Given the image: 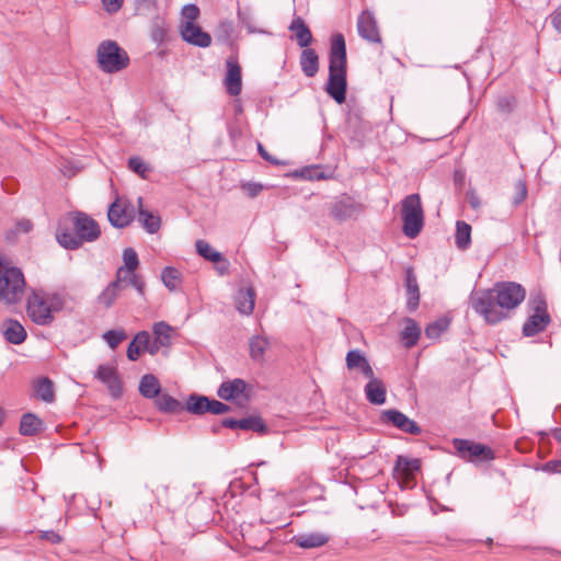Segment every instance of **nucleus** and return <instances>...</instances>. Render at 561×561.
Returning <instances> with one entry per match:
<instances>
[{
	"instance_id": "f257e3e1",
	"label": "nucleus",
	"mask_w": 561,
	"mask_h": 561,
	"mask_svg": "<svg viewBox=\"0 0 561 561\" xmlns=\"http://www.w3.org/2000/svg\"><path fill=\"white\" fill-rule=\"evenodd\" d=\"M526 297L525 288L514 282L496 283L490 289L477 290L470 296V306L488 324L505 320L508 312L518 307Z\"/></svg>"
},
{
	"instance_id": "f03ea898",
	"label": "nucleus",
	"mask_w": 561,
	"mask_h": 561,
	"mask_svg": "<svg viewBox=\"0 0 561 561\" xmlns=\"http://www.w3.org/2000/svg\"><path fill=\"white\" fill-rule=\"evenodd\" d=\"M346 46L342 34H335L331 41L329 55V79L325 92L337 103L342 104L346 99Z\"/></svg>"
},
{
	"instance_id": "7ed1b4c3",
	"label": "nucleus",
	"mask_w": 561,
	"mask_h": 561,
	"mask_svg": "<svg viewBox=\"0 0 561 561\" xmlns=\"http://www.w3.org/2000/svg\"><path fill=\"white\" fill-rule=\"evenodd\" d=\"M70 219L75 231L59 228L56 233L57 241L61 247L75 250L83 242H93L100 237L101 230L98 222L85 213H72Z\"/></svg>"
},
{
	"instance_id": "20e7f679",
	"label": "nucleus",
	"mask_w": 561,
	"mask_h": 561,
	"mask_svg": "<svg viewBox=\"0 0 561 561\" xmlns=\"http://www.w3.org/2000/svg\"><path fill=\"white\" fill-rule=\"evenodd\" d=\"M65 296L33 290L26 300L27 317L38 325H48L55 319V313L64 309Z\"/></svg>"
},
{
	"instance_id": "39448f33",
	"label": "nucleus",
	"mask_w": 561,
	"mask_h": 561,
	"mask_svg": "<svg viewBox=\"0 0 561 561\" xmlns=\"http://www.w3.org/2000/svg\"><path fill=\"white\" fill-rule=\"evenodd\" d=\"M25 289L22 271L4 262L0 256V300L9 305L19 302Z\"/></svg>"
},
{
	"instance_id": "423d86ee",
	"label": "nucleus",
	"mask_w": 561,
	"mask_h": 561,
	"mask_svg": "<svg viewBox=\"0 0 561 561\" xmlns=\"http://www.w3.org/2000/svg\"><path fill=\"white\" fill-rule=\"evenodd\" d=\"M99 68L105 73H115L126 69L129 56L115 41H103L96 49Z\"/></svg>"
},
{
	"instance_id": "0eeeda50",
	"label": "nucleus",
	"mask_w": 561,
	"mask_h": 561,
	"mask_svg": "<svg viewBox=\"0 0 561 561\" xmlns=\"http://www.w3.org/2000/svg\"><path fill=\"white\" fill-rule=\"evenodd\" d=\"M401 216L403 233L413 239L417 237L424 226V213L419 194H410L403 198Z\"/></svg>"
},
{
	"instance_id": "6e6552de",
	"label": "nucleus",
	"mask_w": 561,
	"mask_h": 561,
	"mask_svg": "<svg viewBox=\"0 0 561 561\" xmlns=\"http://www.w3.org/2000/svg\"><path fill=\"white\" fill-rule=\"evenodd\" d=\"M453 446L460 458L470 462H482L494 459V451L489 446L480 443L455 438L453 439Z\"/></svg>"
},
{
	"instance_id": "1a4fd4ad",
	"label": "nucleus",
	"mask_w": 561,
	"mask_h": 561,
	"mask_svg": "<svg viewBox=\"0 0 561 561\" xmlns=\"http://www.w3.org/2000/svg\"><path fill=\"white\" fill-rule=\"evenodd\" d=\"M186 410L198 415L207 412L219 415L229 412L231 408L215 399H209L205 396L192 394L187 399Z\"/></svg>"
},
{
	"instance_id": "9d476101",
	"label": "nucleus",
	"mask_w": 561,
	"mask_h": 561,
	"mask_svg": "<svg viewBox=\"0 0 561 561\" xmlns=\"http://www.w3.org/2000/svg\"><path fill=\"white\" fill-rule=\"evenodd\" d=\"M550 322L545 299L538 297L535 300V313L530 316L523 325L525 336H534L542 332Z\"/></svg>"
},
{
	"instance_id": "9b49d317",
	"label": "nucleus",
	"mask_w": 561,
	"mask_h": 561,
	"mask_svg": "<svg viewBox=\"0 0 561 561\" xmlns=\"http://www.w3.org/2000/svg\"><path fill=\"white\" fill-rule=\"evenodd\" d=\"M363 210L364 206L348 196L335 201L330 206V215L340 222L356 217Z\"/></svg>"
},
{
	"instance_id": "f8f14e48",
	"label": "nucleus",
	"mask_w": 561,
	"mask_h": 561,
	"mask_svg": "<svg viewBox=\"0 0 561 561\" xmlns=\"http://www.w3.org/2000/svg\"><path fill=\"white\" fill-rule=\"evenodd\" d=\"M226 76L224 84L227 93L231 96H238L242 91L241 67L236 56H230L226 60Z\"/></svg>"
},
{
	"instance_id": "ddd939ff",
	"label": "nucleus",
	"mask_w": 561,
	"mask_h": 561,
	"mask_svg": "<svg viewBox=\"0 0 561 561\" xmlns=\"http://www.w3.org/2000/svg\"><path fill=\"white\" fill-rule=\"evenodd\" d=\"M180 33L184 42L206 48L211 45V36L207 32L203 31L196 23H181Z\"/></svg>"
},
{
	"instance_id": "4468645a",
	"label": "nucleus",
	"mask_w": 561,
	"mask_h": 561,
	"mask_svg": "<svg viewBox=\"0 0 561 561\" xmlns=\"http://www.w3.org/2000/svg\"><path fill=\"white\" fill-rule=\"evenodd\" d=\"M95 377L101 382L106 385L113 398L117 399L122 396L123 386L115 367L107 364H102L98 367Z\"/></svg>"
},
{
	"instance_id": "2eb2a0df",
	"label": "nucleus",
	"mask_w": 561,
	"mask_h": 561,
	"mask_svg": "<svg viewBox=\"0 0 561 561\" xmlns=\"http://www.w3.org/2000/svg\"><path fill=\"white\" fill-rule=\"evenodd\" d=\"M382 420L387 423L392 424L397 428L401 430L404 433H409L412 435L421 434L422 430L416 424L415 421L409 419L405 414L398 410H386L382 412Z\"/></svg>"
},
{
	"instance_id": "dca6fc26",
	"label": "nucleus",
	"mask_w": 561,
	"mask_h": 561,
	"mask_svg": "<svg viewBox=\"0 0 561 561\" xmlns=\"http://www.w3.org/2000/svg\"><path fill=\"white\" fill-rule=\"evenodd\" d=\"M107 217L114 227L124 228L133 221L134 210L124 201L116 199L111 204Z\"/></svg>"
},
{
	"instance_id": "f3484780",
	"label": "nucleus",
	"mask_w": 561,
	"mask_h": 561,
	"mask_svg": "<svg viewBox=\"0 0 561 561\" xmlns=\"http://www.w3.org/2000/svg\"><path fill=\"white\" fill-rule=\"evenodd\" d=\"M358 34L370 43H380L381 37L375 16L369 11H363L357 20Z\"/></svg>"
},
{
	"instance_id": "a211bd4d",
	"label": "nucleus",
	"mask_w": 561,
	"mask_h": 561,
	"mask_svg": "<svg viewBox=\"0 0 561 561\" xmlns=\"http://www.w3.org/2000/svg\"><path fill=\"white\" fill-rule=\"evenodd\" d=\"M247 383L244 380L236 378L231 381L222 382L217 391V394L222 400L241 401L245 399Z\"/></svg>"
},
{
	"instance_id": "6ab92c4d",
	"label": "nucleus",
	"mask_w": 561,
	"mask_h": 561,
	"mask_svg": "<svg viewBox=\"0 0 561 561\" xmlns=\"http://www.w3.org/2000/svg\"><path fill=\"white\" fill-rule=\"evenodd\" d=\"M222 426L233 430L253 431L256 433H266L267 431L264 421L260 416H249L241 420L228 417L222 420Z\"/></svg>"
},
{
	"instance_id": "aec40b11",
	"label": "nucleus",
	"mask_w": 561,
	"mask_h": 561,
	"mask_svg": "<svg viewBox=\"0 0 561 561\" xmlns=\"http://www.w3.org/2000/svg\"><path fill=\"white\" fill-rule=\"evenodd\" d=\"M369 380L364 388L366 399L371 404L381 405L386 402L387 389L381 379L375 377H367Z\"/></svg>"
},
{
	"instance_id": "412c9836",
	"label": "nucleus",
	"mask_w": 561,
	"mask_h": 561,
	"mask_svg": "<svg viewBox=\"0 0 561 561\" xmlns=\"http://www.w3.org/2000/svg\"><path fill=\"white\" fill-rule=\"evenodd\" d=\"M330 539L325 533H307L294 536L291 542L301 549H313L325 546Z\"/></svg>"
},
{
	"instance_id": "4be33fe9",
	"label": "nucleus",
	"mask_w": 561,
	"mask_h": 561,
	"mask_svg": "<svg viewBox=\"0 0 561 561\" xmlns=\"http://www.w3.org/2000/svg\"><path fill=\"white\" fill-rule=\"evenodd\" d=\"M126 283L127 280L118 278V276L115 275V279L112 280L99 295V304L104 308H111L119 297L121 291L125 288Z\"/></svg>"
},
{
	"instance_id": "5701e85b",
	"label": "nucleus",
	"mask_w": 561,
	"mask_h": 561,
	"mask_svg": "<svg viewBox=\"0 0 561 561\" xmlns=\"http://www.w3.org/2000/svg\"><path fill=\"white\" fill-rule=\"evenodd\" d=\"M345 360L348 369H358L366 378L374 375L373 367L359 350H351L346 354Z\"/></svg>"
},
{
	"instance_id": "b1692460",
	"label": "nucleus",
	"mask_w": 561,
	"mask_h": 561,
	"mask_svg": "<svg viewBox=\"0 0 561 561\" xmlns=\"http://www.w3.org/2000/svg\"><path fill=\"white\" fill-rule=\"evenodd\" d=\"M2 333L9 343L16 345L23 343L27 336L24 327L13 319L3 322Z\"/></svg>"
},
{
	"instance_id": "393cba45",
	"label": "nucleus",
	"mask_w": 561,
	"mask_h": 561,
	"mask_svg": "<svg viewBox=\"0 0 561 561\" xmlns=\"http://www.w3.org/2000/svg\"><path fill=\"white\" fill-rule=\"evenodd\" d=\"M405 287L408 294V308L413 311L417 308L420 301V289L416 276L413 268L409 267L405 271Z\"/></svg>"
},
{
	"instance_id": "a878e982",
	"label": "nucleus",
	"mask_w": 561,
	"mask_h": 561,
	"mask_svg": "<svg viewBox=\"0 0 561 561\" xmlns=\"http://www.w3.org/2000/svg\"><path fill=\"white\" fill-rule=\"evenodd\" d=\"M237 310L242 314H251L255 306V291L252 287L240 289L234 299Z\"/></svg>"
},
{
	"instance_id": "bb28decb",
	"label": "nucleus",
	"mask_w": 561,
	"mask_h": 561,
	"mask_svg": "<svg viewBox=\"0 0 561 561\" xmlns=\"http://www.w3.org/2000/svg\"><path fill=\"white\" fill-rule=\"evenodd\" d=\"M300 67L306 77L312 78L319 70V56L312 48H305L301 51Z\"/></svg>"
},
{
	"instance_id": "cd10ccee",
	"label": "nucleus",
	"mask_w": 561,
	"mask_h": 561,
	"mask_svg": "<svg viewBox=\"0 0 561 561\" xmlns=\"http://www.w3.org/2000/svg\"><path fill=\"white\" fill-rule=\"evenodd\" d=\"M124 265L119 266L116 271V276L127 280V276L136 273L139 265L137 252L133 248H126L123 252Z\"/></svg>"
},
{
	"instance_id": "c85d7f7f",
	"label": "nucleus",
	"mask_w": 561,
	"mask_h": 561,
	"mask_svg": "<svg viewBox=\"0 0 561 561\" xmlns=\"http://www.w3.org/2000/svg\"><path fill=\"white\" fill-rule=\"evenodd\" d=\"M289 30L294 32L300 47L307 48L311 44L312 34L301 18H295L289 25Z\"/></svg>"
},
{
	"instance_id": "c756f323",
	"label": "nucleus",
	"mask_w": 561,
	"mask_h": 561,
	"mask_svg": "<svg viewBox=\"0 0 561 561\" xmlns=\"http://www.w3.org/2000/svg\"><path fill=\"white\" fill-rule=\"evenodd\" d=\"M34 394L36 398L43 400L46 403H51L55 400L54 382L43 377L34 381L33 383Z\"/></svg>"
},
{
	"instance_id": "7c9ffc66",
	"label": "nucleus",
	"mask_w": 561,
	"mask_h": 561,
	"mask_svg": "<svg viewBox=\"0 0 561 561\" xmlns=\"http://www.w3.org/2000/svg\"><path fill=\"white\" fill-rule=\"evenodd\" d=\"M137 202L139 206V222L147 232L156 233L160 229V217L142 208V197H138Z\"/></svg>"
},
{
	"instance_id": "2f4dec72",
	"label": "nucleus",
	"mask_w": 561,
	"mask_h": 561,
	"mask_svg": "<svg viewBox=\"0 0 561 561\" xmlns=\"http://www.w3.org/2000/svg\"><path fill=\"white\" fill-rule=\"evenodd\" d=\"M139 392L147 399L157 398L160 394V382L154 375H144L139 382Z\"/></svg>"
},
{
	"instance_id": "473e14b6",
	"label": "nucleus",
	"mask_w": 561,
	"mask_h": 561,
	"mask_svg": "<svg viewBox=\"0 0 561 561\" xmlns=\"http://www.w3.org/2000/svg\"><path fill=\"white\" fill-rule=\"evenodd\" d=\"M149 333L147 331L138 332L127 347V357L129 360H137L141 353L146 352L145 346L148 344Z\"/></svg>"
},
{
	"instance_id": "72a5a7b5",
	"label": "nucleus",
	"mask_w": 561,
	"mask_h": 561,
	"mask_svg": "<svg viewBox=\"0 0 561 561\" xmlns=\"http://www.w3.org/2000/svg\"><path fill=\"white\" fill-rule=\"evenodd\" d=\"M405 327L403 331L401 332V340L403 341V344L407 348L413 347L421 335V328L415 322V320L411 318L405 319Z\"/></svg>"
},
{
	"instance_id": "f704fd0d",
	"label": "nucleus",
	"mask_w": 561,
	"mask_h": 561,
	"mask_svg": "<svg viewBox=\"0 0 561 561\" xmlns=\"http://www.w3.org/2000/svg\"><path fill=\"white\" fill-rule=\"evenodd\" d=\"M420 460L410 459L404 456H398L396 460L394 470L405 479H410L416 471L420 470Z\"/></svg>"
},
{
	"instance_id": "c9c22d12",
	"label": "nucleus",
	"mask_w": 561,
	"mask_h": 561,
	"mask_svg": "<svg viewBox=\"0 0 561 561\" xmlns=\"http://www.w3.org/2000/svg\"><path fill=\"white\" fill-rule=\"evenodd\" d=\"M173 332V328L164 321L154 323L153 339L156 340V344H160L165 347L169 346L171 344Z\"/></svg>"
},
{
	"instance_id": "e433bc0d",
	"label": "nucleus",
	"mask_w": 561,
	"mask_h": 561,
	"mask_svg": "<svg viewBox=\"0 0 561 561\" xmlns=\"http://www.w3.org/2000/svg\"><path fill=\"white\" fill-rule=\"evenodd\" d=\"M156 405L161 412L165 413H179L184 410L180 401L167 393L157 397Z\"/></svg>"
},
{
	"instance_id": "4c0bfd02",
	"label": "nucleus",
	"mask_w": 561,
	"mask_h": 561,
	"mask_svg": "<svg viewBox=\"0 0 561 561\" xmlns=\"http://www.w3.org/2000/svg\"><path fill=\"white\" fill-rule=\"evenodd\" d=\"M455 243L459 250H466L471 243V226L465 221H457Z\"/></svg>"
},
{
	"instance_id": "58836bf2",
	"label": "nucleus",
	"mask_w": 561,
	"mask_h": 561,
	"mask_svg": "<svg viewBox=\"0 0 561 561\" xmlns=\"http://www.w3.org/2000/svg\"><path fill=\"white\" fill-rule=\"evenodd\" d=\"M43 422L34 414H25L20 423V433L22 435L32 436L41 432Z\"/></svg>"
},
{
	"instance_id": "ea45409f",
	"label": "nucleus",
	"mask_w": 561,
	"mask_h": 561,
	"mask_svg": "<svg viewBox=\"0 0 561 561\" xmlns=\"http://www.w3.org/2000/svg\"><path fill=\"white\" fill-rule=\"evenodd\" d=\"M249 346L251 358L256 362H262L268 346V341L262 335H255L250 340Z\"/></svg>"
},
{
	"instance_id": "a19ab883",
	"label": "nucleus",
	"mask_w": 561,
	"mask_h": 561,
	"mask_svg": "<svg viewBox=\"0 0 561 561\" xmlns=\"http://www.w3.org/2000/svg\"><path fill=\"white\" fill-rule=\"evenodd\" d=\"M238 19L242 26H244L250 34H265L266 32L257 26V22L253 13L248 9L238 10Z\"/></svg>"
},
{
	"instance_id": "79ce46f5",
	"label": "nucleus",
	"mask_w": 561,
	"mask_h": 561,
	"mask_svg": "<svg viewBox=\"0 0 561 561\" xmlns=\"http://www.w3.org/2000/svg\"><path fill=\"white\" fill-rule=\"evenodd\" d=\"M197 253L207 261L218 263L222 261V254L216 251L208 242L197 240L195 243Z\"/></svg>"
},
{
	"instance_id": "37998d69",
	"label": "nucleus",
	"mask_w": 561,
	"mask_h": 561,
	"mask_svg": "<svg viewBox=\"0 0 561 561\" xmlns=\"http://www.w3.org/2000/svg\"><path fill=\"white\" fill-rule=\"evenodd\" d=\"M168 36V26L165 21L160 18L156 16L152 21L151 25V38L153 42L161 44L165 41Z\"/></svg>"
},
{
	"instance_id": "c03bdc74",
	"label": "nucleus",
	"mask_w": 561,
	"mask_h": 561,
	"mask_svg": "<svg viewBox=\"0 0 561 561\" xmlns=\"http://www.w3.org/2000/svg\"><path fill=\"white\" fill-rule=\"evenodd\" d=\"M181 273L174 267H165L161 273V279L165 287L175 290L180 285Z\"/></svg>"
},
{
	"instance_id": "a18cd8bd",
	"label": "nucleus",
	"mask_w": 561,
	"mask_h": 561,
	"mask_svg": "<svg viewBox=\"0 0 561 561\" xmlns=\"http://www.w3.org/2000/svg\"><path fill=\"white\" fill-rule=\"evenodd\" d=\"M103 339L112 350H115L124 340L127 339V334L122 329L110 330L103 334Z\"/></svg>"
},
{
	"instance_id": "49530a36",
	"label": "nucleus",
	"mask_w": 561,
	"mask_h": 561,
	"mask_svg": "<svg viewBox=\"0 0 561 561\" xmlns=\"http://www.w3.org/2000/svg\"><path fill=\"white\" fill-rule=\"evenodd\" d=\"M448 328V322L445 320H438L425 328V335L428 339L435 340L442 335Z\"/></svg>"
},
{
	"instance_id": "de8ad7c7",
	"label": "nucleus",
	"mask_w": 561,
	"mask_h": 561,
	"mask_svg": "<svg viewBox=\"0 0 561 561\" xmlns=\"http://www.w3.org/2000/svg\"><path fill=\"white\" fill-rule=\"evenodd\" d=\"M232 32L233 23L229 20H224L219 22L215 32V36L218 41L227 42L229 41Z\"/></svg>"
},
{
	"instance_id": "09e8293b",
	"label": "nucleus",
	"mask_w": 561,
	"mask_h": 561,
	"mask_svg": "<svg viewBox=\"0 0 561 561\" xmlns=\"http://www.w3.org/2000/svg\"><path fill=\"white\" fill-rule=\"evenodd\" d=\"M158 8V0H135V11L138 15H148Z\"/></svg>"
},
{
	"instance_id": "8fccbe9b",
	"label": "nucleus",
	"mask_w": 561,
	"mask_h": 561,
	"mask_svg": "<svg viewBox=\"0 0 561 561\" xmlns=\"http://www.w3.org/2000/svg\"><path fill=\"white\" fill-rule=\"evenodd\" d=\"M128 167L131 171L139 174L142 179H145L147 173L150 171L149 165L145 163L142 159H140L139 157L129 158Z\"/></svg>"
},
{
	"instance_id": "3c124183",
	"label": "nucleus",
	"mask_w": 561,
	"mask_h": 561,
	"mask_svg": "<svg viewBox=\"0 0 561 561\" xmlns=\"http://www.w3.org/2000/svg\"><path fill=\"white\" fill-rule=\"evenodd\" d=\"M181 14L185 20L183 23H195L199 16V9L195 4H186L182 8Z\"/></svg>"
},
{
	"instance_id": "603ef678",
	"label": "nucleus",
	"mask_w": 561,
	"mask_h": 561,
	"mask_svg": "<svg viewBox=\"0 0 561 561\" xmlns=\"http://www.w3.org/2000/svg\"><path fill=\"white\" fill-rule=\"evenodd\" d=\"M127 284H130L131 286L135 287V289L137 290V293L140 295V296H144L145 295V287H146V284H145V280L144 278L136 274V273H133L130 275L127 276Z\"/></svg>"
},
{
	"instance_id": "864d4df0",
	"label": "nucleus",
	"mask_w": 561,
	"mask_h": 561,
	"mask_svg": "<svg viewBox=\"0 0 561 561\" xmlns=\"http://www.w3.org/2000/svg\"><path fill=\"white\" fill-rule=\"evenodd\" d=\"M241 187L252 198L263 191L262 184L253 182L243 183Z\"/></svg>"
},
{
	"instance_id": "5fc2aeb1",
	"label": "nucleus",
	"mask_w": 561,
	"mask_h": 561,
	"mask_svg": "<svg viewBox=\"0 0 561 561\" xmlns=\"http://www.w3.org/2000/svg\"><path fill=\"white\" fill-rule=\"evenodd\" d=\"M526 196H527V186H526L525 182L518 181L516 183V195L513 198V203L515 205H518L525 201Z\"/></svg>"
},
{
	"instance_id": "6e6d98bb",
	"label": "nucleus",
	"mask_w": 561,
	"mask_h": 561,
	"mask_svg": "<svg viewBox=\"0 0 561 561\" xmlns=\"http://www.w3.org/2000/svg\"><path fill=\"white\" fill-rule=\"evenodd\" d=\"M123 3L124 0H102L104 10L110 14L118 12Z\"/></svg>"
},
{
	"instance_id": "4d7b16f0",
	"label": "nucleus",
	"mask_w": 561,
	"mask_h": 561,
	"mask_svg": "<svg viewBox=\"0 0 561 561\" xmlns=\"http://www.w3.org/2000/svg\"><path fill=\"white\" fill-rule=\"evenodd\" d=\"M551 24L561 34V4L550 15Z\"/></svg>"
},
{
	"instance_id": "13d9d810",
	"label": "nucleus",
	"mask_w": 561,
	"mask_h": 561,
	"mask_svg": "<svg viewBox=\"0 0 561 561\" xmlns=\"http://www.w3.org/2000/svg\"><path fill=\"white\" fill-rule=\"evenodd\" d=\"M39 537L41 539L47 540L51 543H59L62 540L61 536L54 530L42 531Z\"/></svg>"
},
{
	"instance_id": "bf43d9fd",
	"label": "nucleus",
	"mask_w": 561,
	"mask_h": 561,
	"mask_svg": "<svg viewBox=\"0 0 561 561\" xmlns=\"http://www.w3.org/2000/svg\"><path fill=\"white\" fill-rule=\"evenodd\" d=\"M257 151H259V154L267 162L274 164V165H278L280 162L275 159L274 157H272L267 151L266 149L264 148V146L261 144V142H257Z\"/></svg>"
},
{
	"instance_id": "052dcab7",
	"label": "nucleus",
	"mask_w": 561,
	"mask_h": 561,
	"mask_svg": "<svg viewBox=\"0 0 561 561\" xmlns=\"http://www.w3.org/2000/svg\"><path fill=\"white\" fill-rule=\"evenodd\" d=\"M468 202L473 209H478L481 206L480 197L474 191L468 192Z\"/></svg>"
},
{
	"instance_id": "680f3d73",
	"label": "nucleus",
	"mask_w": 561,
	"mask_h": 561,
	"mask_svg": "<svg viewBox=\"0 0 561 561\" xmlns=\"http://www.w3.org/2000/svg\"><path fill=\"white\" fill-rule=\"evenodd\" d=\"M161 347H164L163 345L156 344V340L153 339L151 341V337L149 336L148 344L145 346V351L149 352L151 355H156Z\"/></svg>"
},
{
	"instance_id": "e2e57ef3",
	"label": "nucleus",
	"mask_w": 561,
	"mask_h": 561,
	"mask_svg": "<svg viewBox=\"0 0 561 561\" xmlns=\"http://www.w3.org/2000/svg\"><path fill=\"white\" fill-rule=\"evenodd\" d=\"M545 469L550 472L561 473V460H551L545 465Z\"/></svg>"
},
{
	"instance_id": "0e129e2a",
	"label": "nucleus",
	"mask_w": 561,
	"mask_h": 561,
	"mask_svg": "<svg viewBox=\"0 0 561 561\" xmlns=\"http://www.w3.org/2000/svg\"><path fill=\"white\" fill-rule=\"evenodd\" d=\"M32 228L33 224L31 222V220L23 219L18 222V230L21 232L27 233L32 230Z\"/></svg>"
},
{
	"instance_id": "69168bd1",
	"label": "nucleus",
	"mask_w": 561,
	"mask_h": 561,
	"mask_svg": "<svg viewBox=\"0 0 561 561\" xmlns=\"http://www.w3.org/2000/svg\"><path fill=\"white\" fill-rule=\"evenodd\" d=\"M219 263H221V265L218 266L217 270L219 271L220 274H226L228 272L229 263L224 257L222 261H220Z\"/></svg>"
},
{
	"instance_id": "338daca9",
	"label": "nucleus",
	"mask_w": 561,
	"mask_h": 561,
	"mask_svg": "<svg viewBox=\"0 0 561 561\" xmlns=\"http://www.w3.org/2000/svg\"><path fill=\"white\" fill-rule=\"evenodd\" d=\"M554 437L558 442L561 443V428L556 432Z\"/></svg>"
},
{
	"instance_id": "774afa93",
	"label": "nucleus",
	"mask_w": 561,
	"mask_h": 561,
	"mask_svg": "<svg viewBox=\"0 0 561 561\" xmlns=\"http://www.w3.org/2000/svg\"><path fill=\"white\" fill-rule=\"evenodd\" d=\"M3 417H4V412L0 409V424L2 423Z\"/></svg>"
}]
</instances>
